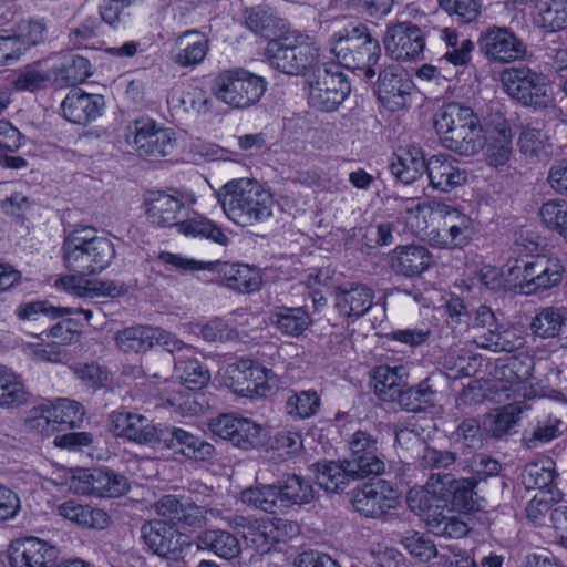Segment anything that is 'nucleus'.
Wrapping results in <instances>:
<instances>
[{
    "label": "nucleus",
    "mask_w": 567,
    "mask_h": 567,
    "mask_svg": "<svg viewBox=\"0 0 567 567\" xmlns=\"http://www.w3.org/2000/svg\"><path fill=\"white\" fill-rule=\"evenodd\" d=\"M565 268L559 259L537 256L532 260H516L506 272L474 257L466 261L464 274L471 281L491 284L501 278L504 284H560Z\"/></svg>",
    "instance_id": "f257e3e1"
},
{
    "label": "nucleus",
    "mask_w": 567,
    "mask_h": 567,
    "mask_svg": "<svg viewBox=\"0 0 567 567\" xmlns=\"http://www.w3.org/2000/svg\"><path fill=\"white\" fill-rule=\"evenodd\" d=\"M434 128L442 145L461 156L475 155L485 145L478 115L461 103L441 106L434 115Z\"/></svg>",
    "instance_id": "f03ea898"
},
{
    "label": "nucleus",
    "mask_w": 567,
    "mask_h": 567,
    "mask_svg": "<svg viewBox=\"0 0 567 567\" xmlns=\"http://www.w3.org/2000/svg\"><path fill=\"white\" fill-rule=\"evenodd\" d=\"M217 196L225 215L238 226H252L272 216V195L256 181H229L219 189Z\"/></svg>",
    "instance_id": "7ed1b4c3"
},
{
    "label": "nucleus",
    "mask_w": 567,
    "mask_h": 567,
    "mask_svg": "<svg viewBox=\"0 0 567 567\" xmlns=\"http://www.w3.org/2000/svg\"><path fill=\"white\" fill-rule=\"evenodd\" d=\"M426 209H431L434 215L443 220L441 227L429 233V241L433 247L455 249L463 248L470 243L474 235L472 218L444 203H416L413 206H408L405 208L406 221L415 231L427 228L424 215Z\"/></svg>",
    "instance_id": "20e7f679"
},
{
    "label": "nucleus",
    "mask_w": 567,
    "mask_h": 567,
    "mask_svg": "<svg viewBox=\"0 0 567 567\" xmlns=\"http://www.w3.org/2000/svg\"><path fill=\"white\" fill-rule=\"evenodd\" d=\"M65 267L85 277L102 272L115 257L113 243L103 236H97L91 227H79L65 236L62 244Z\"/></svg>",
    "instance_id": "39448f33"
},
{
    "label": "nucleus",
    "mask_w": 567,
    "mask_h": 567,
    "mask_svg": "<svg viewBox=\"0 0 567 567\" xmlns=\"http://www.w3.org/2000/svg\"><path fill=\"white\" fill-rule=\"evenodd\" d=\"M271 66L289 75L313 71L319 62V47L313 37L296 29H287L266 47Z\"/></svg>",
    "instance_id": "423d86ee"
},
{
    "label": "nucleus",
    "mask_w": 567,
    "mask_h": 567,
    "mask_svg": "<svg viewBox=\"0 0 567 567\" xmlns=\"http://www.w3.org/2000/svg\"><path fill=\"white\" fill-rule=\"evenodd\" d=\"M330 51L339 64L362 71L367 79L375 75L374 65L381 56L380 43L364 24H352L334 33L330 39Z\"/></svg>",
    "instance_id": "0eeeda50"
},
{
    "label": "nucleus",
    "mask_w": 567,
    "mask_h": 567,
    "mask_svg": "<svg viewBox=\"0 0 567 567\" xmlns=\"http://www.w3.org/2000/svg\"><path fill=\"white\" fill-rule=\"evenodd\" d=\"M505 92L524 106L535 110L555 105L554 86L547 75L529 68H511L501 76Z\"/></svg>",
    "instance_id": "6e6552de"
},
{
    "label": "nucleus",
    "mask_w": 567,
    "mask_h": 567,
    "mask_svg": "<svg viewBox=\"0 0 567 567\" xmlns=\"http://www.w3.org/2000/svg\"><path fill=\"white\" fill-rule=\"evenodd\" d=\"M307 101L309 106L321 112H333L351 92L348 78L339 65H318L307 79Z\"/></svg>",
    "instance_id": "1a4fd4ad"
},
{
    "label": "nucleus",
    "mask_w": 567,
    "mask_h": 567,
    "mask_svg": "<svg viewBox=\"0 0 567 567\" xmlns=\"http://www.w3.org/2000/svg\"><path fill=\"white\" fill-rule=\"evenodd\" d=\"M266 87L262 76L238 68L219 73L213 91L217 100L230 107L246 109L259 102Z\"/></svg>",
    "instance_id": "9d476101"
},
{
    "label": "nucleus",
    "mask_w": 567,
    "mask_h": 567,
    "mask_svg": "<svg viewBox=\"0 0 567 567\" xmlns=\"http://www.w3.org/2000/svg\"><path fill=\"white\" fill-rule=\"evenodd\" d=\"M125 141L144 158H159L173 153L174 133L150 116H140L126 126Z\"/></svg>",
    "instance_id": "9b49d317"
},
{
    "label": "nucleus",
    "mask_w": 567,
    "mask_h": 567,
    "mask_svg": "<svg viewBox=\"0 0 567 567\" xmlns=\"http://www.w3.org/2000/svg\"><path fill=\"white\" fill-rule=\"evenodd\" d=\"M166 262L182 272L208 271L216 274L217 279L236 284H260L264 280L262 271L256 266L241 262L209 261L203 262L168 254Z\"/></svg>",
    "instance_id": "f8f14e48"
},
{
    "label": "nucleus",
    "mask_w": 567,
    "mask_h": 567,
    "mask_svg": "<svg viewBox=\"0 0 567 567\" xmlns=\"http://www.w3.org/2000/svg\"><path fill=\"white\" fill-rule=\"evenodd\" d=\"M110 421L116 436L140 445L163 447L164 432L168 426L155 425L146 416L130 411H114Z\"/></svg>",
    "instance_id": "ddd939ff"
},
{
    "label": "nucleus",
    "mask_w": 567,
    "mask_h": 567,
    "mask_svg": "<svg viewBox=\"0 0 567 567\" xmlns=\"http://www.w3.org/2000/svg\"><path fill=\"white\" fill-rule=\"evenodd\" d=\"M141 538L154 555L172 560H177L184 549L190 547L187 535L161 519L144 523L141 527Z\"/></svg>",
    "instance_id": "4468645a"
},
{
    "label": "nucleus",
    "mask_w": 567,
    "mask_h": 567,
    "mask_svg": "<svg viewBox=\"0 0 567 567\" xmlns=\"http://www.w3.org/2000/svg\"><path fill=\"white\" fill-rule=\"evenodd\" d=\"M60 549L38 537H23L11 540L8 558L11 567H55Z\"/></svg>",
    "instance_id": "2eb2a0df"
},
{
    "label": "nucleus",
    "mask_w": 567,
    "mask_h": 567,
    "mask_svg": "<svg viewBox=\"0 0 567 567\" xmlns=\"http://www.w3.org/2000/svg\"><path fill=\"white\" fill-rule=\"evenodd\" d=\"M398 493L385 480L365 483L353 491L352 505L365 517L378 518L396 506Z\"/></svg>",
    "instance_id": "dca6fc26"
},
{
    "label": "nucleus",
    "mask_w": 567,
    "mask_h": 567,
    "mask_svg": "<svg viewBox=\"0 0 567 567\" xmlns=\"http://www.w3.org/2000/svg\"><path fill=\"white\" fill-rule=\"evenodd\" d=\"M386 53L395 60H414L424 51L423 31L412 22H400L388 28L383 38Z\"/></svg>",
    "instance_id": "f3484780"
},
{
    "label": "nucleus",
    "mask_w": 567,
    "mask_h": 567,
    "mask_svg": "<svg viewBox=\"0 0 567 567\" xmlns=\"http://www.w3.org/2000/svg\"><path fill=\"white\" fill-rule=\"evenodd\" d=\"M209 429L213 434L243 450L255 449L262 443L261 426L248 419L223 414L210 421Z\"/></svg>",
    "instance_id": "a211bd4d"
},
{
    "label": "nucleus",
    "mask_w": 567,
    "mask_h": 567,
    "mask_svg": "<svg viewBox=\"0 0 567 567\" xmlns=\"http://www.w3.org/2000/svg\"><path fill=\"white\" fill-rule=\"evenodd\" d=\"M412 89V81L399 65H389L379 74L378 97L391 112L401 111L409 105Z\"/></svg>",
    "instance_id": "6ab92c4d"
},
{
    "label": "nucleus",
    "mask_w": 567,
    "mask_h": 567,
    "mask_svg": "<svg viewBox=\"0 0 567 567\" xmlns=\"http://www.w3.org/2000/svg\"><path fill=\"white\" fill-rule=\"evenodd\" d=\"M533 361L525 357H509L497 360L493 378L496 382L497 391L506 392V398H516L524 391V396L529 388V379L532 377Z\"/></svg>",
    "instance_id": "aec40b11"
},
{
    "label": "nucleus",
    "mask_w": 567,
    "mask_h": 567,
    "mask_svg": "<svg viewBox=\"0 0 567 567\" xmlns=\"http://www.w3.org/2000/svg\"><path fill=\"white\" fill-rule=\"evenodd\" d=\"M350 454L347 458L349 467L354 468L363 478L380 475L384 472V462L377 455L378 441L365 431H355L349 440Z\"/></svg>",
    "instance_id": "412c9836"
},
{
    "label": "nucleus",
    "mask_w": 567,
    "mask_h": 567,
    "mask_svg": "<svg viewBox=\"0 0 567 567\" xmlns=\"http://www.w3.org/2000/svg\"><path fill=\"white\" fill-rule=\"evenodd\" d=\"M477 482L476 477L456 480L451 473H432L430 475V486L437 487V483H441L440 489L436 488L434 491L440 492L444 499L451 496L453 508L465 513L480 508L475 492Z\"/></svg>",
    "instance_id": "4be33fe9"
},
{
    "label": "nucleus",
    "mask_w": 567,
    "mask_h": 567,
    "mask_svg": "<svg viewBox=\"0 0 567 567\" xmlns=\"http://www.w3.org/2000/svg\"><path fill=\"white\" fill-rule=\"evenodd\" d=\"M75 492L96 497H116L128 491V482L124 475L100 467L93 471H83L78 476Z\"/></svg>",
    "instance_id": "5701e85b"
},
{
    "label": "nucleus",
    "mask_w": 567,
    "mask_h": 567,
    "mask_svg": "<svg viewBox=\"0 0 567 567\" xmlns=\"http://www.w3.org/2000/svg\"><path fill=\"white\" fill-rule=\"evenodd\" d=\"M481 50L492 60L508 63L525 53L523 42L507 28H489L480 39Z\"/></svg>",
    "instance_id": "b1692460"
},
{
    "label": "nucleus",
    "mask_w": 567,
    "mask_h": 567,
    "mask_svg": "<svg viewBox=\"0 0 567 567\" xmlns=\"http://www.w3.org/2000/svg\"><path fill=\"white\" fill-rule=\"evenodd\" d=\"M391 269L406 278H414L434 265L432 252L423 245H399L389 254Z\"/></svg>",
    "instance_id": "393cba45"
},
{
    "label": "nucleus",
    "mask_w": 567,
    "mask_h": 567,
    "mask_svg": "<svg viewBox=\"0 0 567 567\" xmlns=\"http://www.w3.org/2000/svg\"><path fill=\"white\" fill-rule=\"evenodd\" d=\"M156 513L182 527H199L206 520V511L190 498L164 495L155 503Z\"/></svg>",
    "instance_id": "a878e982"
},
{
    "label": "nucleus",
    "mask_w": 567,
    "mask_h": 567,
    "mask_svg": "<svg viewBox=\"0 0 567 567\" xmlns=\"http://www.w3.org/2000/svg\"><path fill=\"white\" fill-rule=\"evenodd\" d=\"M430 185L440 192L449 193L467 181V173L460 162L449 154L432 155L426 161Z\"/></svg>",
    "instance_id": "bb28decb"
},
{
    "label": "nucleus",
    "mask_w": 567,
    "mask_h": 567,
    "mask_svg": "<svg viewBox=\"0 0 567 567\" xmlns=\"http://www.w3.org/2000/svg\"><path fill=\"white\" fill-rule=\"evenodd\" d=\"M104 101L101 95L72 90L61 103L63 117L78 125H86L102 114Z\"/></svg>",
    "instance_id": "cd10ccee"
},
{
    "label": "nucleus",
    "mask_w": 567,
    "mask_h": 567,
    "mask_svg": "<svg viewBox=\"0 0 567 567\" xmlns=\"http://www.w3.org/2000/svg\"><path fill=\"white\" fill-rule=\"evenodd\" d=\"M487 161L491 166H504L513 153V132L501 114H497L488 124L487 128Z\"/></svg>",
    "instance_id": "c85d7f7f"
},
{
    "label": "nucleus",
    "mask_w": 567,
    "mask_h": 567,
    "mask_svg": "<svg viewBox=\"0 0 567 567\" xmlns=\"http://www.w3.org/2000/svg\"><path fill=\"white\" fill-rule=\"evenodd\" d=\"M163 447L175 450L195 461H206L215 452L213 444L183 429L168 426L164 432Z\"/></svg>",
    "instance_id": "c756f323"
},
{
    "label": "nucleus",
    "mask_w": 567,
    "mask_h": 567,
    "mask_svg": "<svg viewBox=\"0 0 567 567\" xmlns=\"http://www.w3.org/2000/svg\"><path fill=\"white\" fill-rule=\"evenodd\" d=\"M316 483L327 493H341L351 481L362 480L359 473L349 467L347 461H320L312 465Z\"/></svg>",
    "instance_id": "7c9ffc66"
},
{
    "label": "nucleus",
    "mask_w": 567,
    "mask_h": 567,
    "mask_svg": "<svg viewBox=\"0 0 567 567\" xmlns=\"http://www.w3.org/2000/svg\"><path fill=\"white\" fill-rule=\"evenodd\" d=\"M145 205L148 220L158 227L175 226L177 228V224L182 221L181 217L186 210L184 203L178 197L164 192L150 194Z\"/></svg>",
    "instance_id": "2f4dec72"
},
{
    "label": "nucleus",
    "mask_w": 567,
    "mask_h": 567,
    "mask_svg": "<svg viewBox=\"0 0 567 567\" xmlns=\"http://www.w3.org/2000/svg\"><path fill=\"white\" fill-rule=\"evenodd\" d=\"M245 27L265 39L278 38L287 29V22L268 4L247 7L243 11Z\"/></svg>",
    "instance_id": "473e14b6"
},
{
    "label": "nucleus",
    "mask_w": 567,
    "mask_h": 567,
    "mask_svg": "<svg viewBox=\"0 0 567 567\" xmlns=\"http://www.w3.org/2000/svg\"><path fill=\"white\" fill-rule=\"evenodd\" d=\"M198 550H207L219 558L230 560L241 553L240 542L236 535L226 529L207 528L195 537Z\"/></svg>",
    "instance_id": "72a5a7b5"
},
{
    "label": "nucleus",
    "mask_w": 567,
    "mask_h": 567,
    "mask_svg": "<svg viewBox=\"0 0 567 567\" xmlns=\"http://www.w3.org/2000/svg\"><path fill=\"white\" fill-rule=\"evenodd\" d=\"M230 527L241 534L245 542L257 551H269L272 522L269 518L234 515L229 518Z\"/></svg>",
    "instance_id": "f704fd0d"
},
{
    "label": "nucleus",
    "mask_w": 567,
    "mask_h": 567,
    "mask_svg": "<svg viewBox=\"0 0 567 567\" xmlns=\"http://www.w3.org/2000/svg\"><path fill=\"white\" fill-rule=\"evenodd\" d=\"M444 503L436 504L431 512L422 518L429 532L436 536L449 538H462L470 532L467 524L452 515V509Z\"/></svg>",
    "instance_id": "c9c22d12"
},
{
    "label": "nucleus",
    "mask_w": 567,
    "mask_h": 567,
    "mask_svg": "<svg viewBox=\"0 0 567 567\" xmlns=\"http://www.w3.org/2000/svg\"><path fill=\"white\" fill-rule=\"evenodd\" d=\"M56 513L82 528L104 529L110 523V516L105 511L75 499L59 504Z\"/></svg>",
    "instance_id": "e433bc0d"
},
{
    "label": "nucleus",
    "mask_w": 567,
    "mask_h": 567,
    "mask_svg": "<svg viewBox=\"0 0 567 567\" xmlns=\"http://www.w3.org/2000/svg\"><path fill=\"white\" fill-rule=\"evenodd\" d=\"M558 478L556 463L551 457H542L527 463L522 473V481L527 489H539V493L544 494L559 491Z\"/></svg>",
    "instance_id": "4c0bfd02"
},
{
    "label": "nucleus",
    "mask_w": 567,
    "mask_h": 567,
    "mask_svg": "<svg viewBox=\"0 0 567 567\" xmlns=\"http://www.w3.org/2000/svg\"><path fill=\"white\" fill-rule=\"evenodd\" d=\"M178 50L173 55L175 64L182 68H195L200 64L209 51V42L197 30L182 32L176 40Z\"/></svg>",
    "instance_id": "58836bf2"
},
{
    "label": "nucleus",
    "mask_w": 567,
    "mask_h": 567,
    "mask_svg": "<svg viewBox=\"0 0 567 567\" xmlns=\"http://www.w3.org/2000/svg\"><path fill=\"white\" fill-rule=\"evenodd\" d=\"M408 368L379 365L373 371L374 392L382 401L394 402L408 383Z\"/></svg>",
    "instance_id": "ea45409f"
},
{
    "label": "nucleus",
    "mask_w": 567,
    "mask_h": 567,
    "mask_svg": "<svg viewBox=\"0 0 567 567\" xmlns=\"http://www.w3.org/2000/svg\"><path fill=\"white\" fill-rule=\"evenodd\" d=\"M391 174L403 184H412L426 171V161L419 147L401 148L390 164Z\"/></svg>",
    "instance_id": "a19ab883"
},
{
    "label": "nucleus",
    "mask_w": 567,
    "mask_h": 567,
    "mask_svg": "<svg viewBox=\"0 0 567 567\" xmlns=\"http://www.w3.org/2000/svg\"><path fill=\"white\" fill-rule=\"evenodd\" d=\"M82 313L86 321L92 318V311L89 309L72 307H55L47 300L24 301L17 306L14 315L22 321H37L41 317L55 319L68 315Z\"/></svg>",
    "instance_id": "79ce46f5"
},
{
    "label": "nucleus",
    "mask_w": 567,
    "mask_h": 567,
    "mask_svg": "<svg viewBox=\"0 0 567 567\" xmlns=\"http://www.w3.org/2000/svg\"><path fill=\"white\" fill-rule=\"evenodd\" d=\"M373 291L369 286H350L349 289L338 287L336 307L344 317H360L372 306Z\"/></svg>",
    "instance_id": "37998d69"
},
{
    "label": "nucleus",
    "mask_w": 567,
    "mask_h": 567,
    "mask_svg": "<svg viewBox=\"0 0 567 567\" xmlns=\"http://www.w3.org/2000/svg\"><path fill=\"white\" fill-rule=\"evenodd\" d=\"M437 395L433 378L429 377L415 386L403 388L398 398H395V401L403 410L415 413L435 405Z\"/></svg>",
    "instance_id": "c03bdc74"
},
{
    "label": "nucleus",
    "mask_w": 567,
    "mask_h": 567,
    "mask_svg": "<svg viewBox=\"0 0 567 567\" xmlns=\"http://www.w3.org/2000/svg\"><path fill=\"white\" fill-rule=\"evenodd\" d=\"M282 512L292 505L309 504L315 498V491L309 481L302 476L291 474L276 485Z\"/></svg>",
    "instance_id": "a18cd8bd"
},
{
    "label": "nucleus",
    "mask_w": 567,
    "mask_h": 567,
    "mask_svg": "<svg viewBox=\"0 0 567 567\" xmlns=\"http://www.w3.org/2000/svg\"><path fill=\"white\" fill-rule=\"evenodd\" d=\"M177 230L186 237L208 239L220 246H227L229 237L225 231L210 219L194 214L177 224Z\"/></svg>",
    "instance_id": "49530a36"
},
{
    "label": "nucleus",
    "mask_w": 567,
    "mask_h": 567,
    "mask_svg": "<svg viewBox=\"0 0 567 567\" xmlns=\"http://www.w3.org/2000/svg\"><path fill=\"white\" fill-rule=\"evenodd\" d=\"M320 405L321 399L316 390H290L285 402V411L295 420H305L315 416Z\"/></svg>",
    "instance_id": "de8ad7c7"
},
{
    "label": "nucleus",
    "mask_w": 567,
    "mask_h": 567,
    "mask_svg": "<svg viewBox=\"0 0 567 567\" xmlns=\"http://www.w3.org/2000/svg\"><path fill=\"white\" fill-rule=\"evenodd\" d=\"M154 329L145 326H132L116 332L115 344L125 353L144 352L154 347Z\"/></svg>",
    "instance_id": "09e8293b"
},
{
    "label": "nucleus",
    "mask_w": 567,
    "mask_h": 567,
    "mask_svg": "<svg viewBox=\"0 0 567 567\" xmlns=\"http://www.w3.org/2000/svg\"><path fill=\"white\" fill-rule=\"evenodd\" d=\"M278 493L275 484H260L244 489L240 499L244 504L267 513H284Z\"/></svg>",
    "instance_id": "8fccbe9b"
},
{
    "label": "nucleus",
    "mask_w": 567,
    "mask_h": 567,
    "mask_svg": "<svg viewBox=\"0 0 567 567\" xmlns=\"http://www.w3.org/2000/svg\"><path fill=\"white\" fill-rule=\"evenodd\" d=\"M567 323V309L564 307L543 308L530 323L532 331L543 338L558 337Z\"/></svg>",
    "instance_id": "3c124183"
},
{
    "label": "nucleus",
    "mask_w": 567,
    "mask_h": 567,
    "mask_svg": "<svg viewBox=\"0 0 567 567\" xmlns=\"http://www.w3.org/2000/svg\"><path fill=\"white\" fill-rule=\"evenodd\" d=\"M272 323L282 334L299 337L309 328L311 319L302 307H282L272 313Z\"/></svg>",
    "instance_id": "603ef678"
},
{
    "label": "nucleus",
    "mask_w": 567,
    "mask_h": 567,
    "mask_svg": "<svg viewBox=\"0 0 567 567\" xmlns=\"http://www.w3.org/2000/svg\"><path fill=\"white\" fill-rule=\"evenodd\" d=\"M70 369L75 379L89 390L95 392L111 385L110 370L97 362H78L72 364Z\"/></svg>",
    "instance_id": "864d4df0"
},
{
    "label": "nucleus",
    "mask_w": 567,
    "mask_h": 567,
    "mask_svg": "<svg viewBox=\"0 0 567 567\" xmlns=\"http://www.w3.org/2000/svg\"><path fill=\"white\" fill-rule=\"evenodd\" d=\"M535 23L556 32L567 28V0H544L538 4Z\"/></svg>",
    "instance_id": "5fc2aeb1"
},
{
    "label": "nucleus",
    "mask_w": 567,
    "mask_h": 567,
    "mask_svg": "<svg viewBox=\"0 0 567 567\" xmlns=\"http://www.w3.org/2000/svg\"><path fill=\"white\" fill-rule=\"evenodd\" d=\"M29 393L19 375L0 368V406L14 408L27 403Z\"/></svg>",
    "instance_id": "6e6d98bb"
},
{
    "label": "nucleus",
    "mask_w": 567,
    "mask_h": 567,
    "mask_svg": "<svg viewBox=\"0 0 567 567\" xmlns=\"http://www.w3.org/2000/svg\"><path fill=\"white\" fill-rule=\"evenodd\" d=\"M480 339L482 348L494 352H513L524 344V338L518 336L514 329H505L502 331L488 329Z\"/></svg>",
    "instance_id": "4d7b16f0"
},
{
    "label": "nucleus",
    "mask_w": 567,
    "mask_h": 567,
    "mask_svg": "<svg viewBox=\"0 0 567 567\" xmlns=\"http://www.w3.org/2000/svg\"><path fill=\"white\" fill-rule=\"evenodd\" d=\"M441 483H437V489ZM436 487L430 486V478L426 482L425 488H412L409 491L406 496V503L409 508L414 512L417 516L423 518L426 513L439 503H444L443 495L440 492H435Z\"/></svg>",
    "instance_id": "13d9d810"
},
{
    "label": "nucleus",
    "mask_w": 567,
    "mask_h": 567,
    "mask_svg": "<svg viewBox=\"0 0 567 567\" xmlns=\"http://www.w3.org/2000/svg\"><path fill=\"white\" fill-rule=\"evenodd\" d=\"M539 215L547 228L558 233L567 240V202H546L540 207Z\"/></svg>",
    "instance_id": "bf43d9fd"
},
{
    "label": "nucleus",
    "mask_w": 567,
    "mask_h": 567,
    "mask_svg": "<svg viewBox=\"0 0 567 567\" xmlns=\"http://www.w3.org/2000/svg\"><path fill=\"white\" fill-rule=\"evenodd\" d=\"M51 415L55 417L58 427L66 425L70 429L80 427L84 417V408L78 401L59 399L51 406Z\"/></svg>",
    "instance_id": "052dcab7"
},
{
    "label": "nucleus",
    "mask_w": 567,
    "mask_h": 567,
    "mask_svg": "<svg viewBox=\"0 0 567 567\" xmlns=\"http://www.w3.org/2000/svg\"><path fill=\"white\" fill-rule=\"evenodd\" d=\"M400 543L411 556L422 561H427L437 555L436 546L432 539L419 532H406Z\"/></svg>",
    "instance_id": "680f3d73"
},
{
    "label": "nucleus",
    "mask_w": 567,
    "mask_h": 567,
    "mask_svg": "<svg viewBox=\"0 0 567 567\" xmlns=\"http://www.w3.org/2000/svg\"><path fill=\"white\" fill-rule=\"evenodd\" d=\"M441 8L460 23H471L481 16V0H439Z\"/></svg>",
    "instance_id": "e2e57ef3"
},
{
    "label": "nucleus",
    "mask_w": 567,
    "mask_h": 567,
    "mask_svg": "<svg viewBox=\"0 0 567 567\" xmlns=\"http://www.w3.org/2000/svg\"><path fill=\"white\" fill-rule=\"evenodd\" d=\"M522 412L523 410L519 404L514 402L503 406L497 410L495 414L491 415L489 431L493 436L502 437L507 434L517 423Z\"/></svg>",
    "instance_id": "0e129e2a"
},
{
    "label": "nucleus",
    "mask_w": 567,
    "mask_h": 567,
    "mask_svg": "<svg viewBox=\"0 0 567 567\" xmlns=\"http://www.w3.org/2000/svg\"><path fill=\"white\" fill-rule=\"evenodd\" d=\"M481 363L480 358L472 355L465 350L450 351L444 358V365L451 371H455V377H471L474 375Z\"/></svg>",
    "instance_id": "69168bd1"
},
{
    "label": "nucleus",
    "mask_w": 567,
    "mask_h": 567,
    "mask_svg": "<svg viewBox=\"0 0 567 567\" xmlns=\"http://www.w3.org/2000/svg\"><path fill=\"white\" fill-rule=\"evenodd\" d=\"M564 494L560 491L535 495L526 506L527 518L535 524H542L545 516L550 512L551 506L560 502Z\"/></svg>",
    "instance_id": "338daca9"
},
{
    "label": "nucleus",
    "mask_w": 567,
    "mask_h": 567,
    "mask_svg": "<svg viewBox=\"0 0 567 567\" xmlns=\"http://www.w3.org/2000/svg\"><path fill=\"white\" fill-rule=\"evenodd\" d=\"M179 364H182L181 380L187 389H202L209 382V371L197 359L179 361Z\"/></svg>",
    "instance_id": "774afa93"
}]
</instances>
